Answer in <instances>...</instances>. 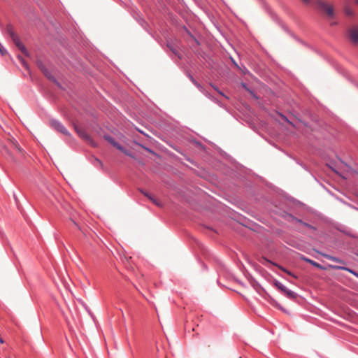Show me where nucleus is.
<instances>
[{"label": "nucleus", "instance_id": "obj_1", "mask_svg": "<svg viewBox=\"0 0 358 358\" xmlns=\"http://www.w3.org/2000/svg\"><path fill=\"white\" fill-rule=\"evenodd\" d=\"M10 148L11 150L10 155H11L13 162L18 163L20 158L24 157L22 150L15 141H11L10 142Z\"/></svg>", "mask_w": 358, "mask_h": 358}, {"label": "nucleus", "instance_id": "obj_2", "mask_svg": "<svg viewBox=\"0 0 358 358\" xmlns=\"http://www.w3.org/2000/svg\"><path fill=\"white\" fill-rule=\"evenodd\" d=\"M10 35L13 41L19 48V50H20L25 55H27V52L24 45L20 41V39L18 38L17 36L15 34L13 31H10Z\"/></svg>", "mask_w": 358, "mask_h": 358}, {"label": "nucleus", "instance_id": "obj_3", "mask_svg": "<svg viewBox=\"0 0 358 358\" xmlns=\"http://www.w3.org/2000/svg\"><path fill=\"white\" fill-rule=\"evenodd\" d=\"M51 125L53 128L60 131L61 133L66 135L68 134L67 130L59 122L55 120L52 121Z\"/></svg>", "mask_w": 358, "mask_h": 358}, {"label": "nucleus", "instance_id": "obj_4", "mask_svg": "<svg viewBox=\"0 0 358 358\" xmlns=\"http://www.w3.org/2000/svg\"><path fill=\"white\" fill-rule=\"evenodd\" d=\"M322 8L329 17H332L334 15V8L332 6L327 3H322Z\"/></svg>", "mask_w": 358, "mask_h": 358}, {"label": "nucleus", "instance_id": "obj_5", "mask_svg": "<svg viewBox=\"0 0 358 358\" xmlns=\"http://www.w3.org/2000/svg\"><path fill=\"white\" fill-rule=\"evenodd\" d=\"M106 139L108 142H110L114 147L117 148L118 150H121L126 155H128V152L121 145H120L118 143H115L111 137L106 136Z\"/></svg>", "mask_w": 358, "mask_h": 358}, {"label": "nucleus", "instance_id": "obj_6", "mask_svg": "<svg viewBox=\"0 0 358 358\" xmlns=\"http://www.w3.org/2000/svg\"><path fill=\"white\" fill-rule=\"evenodd\" d=\"M106 139L108 142H110L114 147L117 148L118 150H121L126 155H128V152L121 145H120L118 143H115L111 137L106 136Z\"/></svg>", "mask_w": 358, "mask_h": 358}, {"label": "nucleus", "instance_id": "obj_7", "mask_svg": "<svg viewBox=\"0 0 358 358\" xmlns=\"http://www.w3.org/2000/svg\"><path fill=\"white\" fill-rule=\"evenodd\" d=\"M350 37L353 42L358 43V29L355 28L351 29L350 32Z\"/></svg>", "mask_w": 358, "mask_h": 358}, {"label": "nucleus", "instance_id": "obj_8", "mask_svg": "<svg viewBox=\"0 0 358 358\" xmlns=\"http://www.w3.org/2000/svg\"><path fill=\"white\" fill-rule=\"evenodd\" d=\"M275 287L279 289L280 290H281L282 292H284L285 291V289H287V287L283 285L281 282H278V281H275L274 282Z\"/></svg>", "mask_w": 358, "mask_h": 358}, {"label": "nucleus", "instance_id": "obj_9", "mask_svg": "<svg viewBox=\"0 0 358 358\" xmlns=\"http://www.w3.org/2000/svg\"><path fill=\"white\" fill-rule=\"evenodd\" d=\"M76 131L77 133L78 134V135L83 138H85V139H90V137L85 134V131L80 130V129H78L76 128Z\"/></svg>", "mask_w": 358, "mask_h": 358}, {"label": "nucleus", "instance_id": "obj_10", "mask_svg": "<svg viewBox=\"0 0 358 358\" xmlns=\"http://www.w3.org/2000/svg\"><path fill=\"white\" fill-rule=\"evenodd\" d=\"M302 259L304 260L305 262H308L310 263V264H312L313 266H315V267H317V268H320V266L319 264H317V262L310 259H308L306 257H302Z\"/></svg>", "mask_w": 358, "mask_h": 358}, {"label": "nucleus", "instance_id": "obj_11", "mask_svg": "<svg viewBox=\"0 0 358 358\" xmlns=\"http://www.w3.org/2000/svg\"><path fill=\"white\" fill-rule=\"evenodd\" d=\"M276 266H278L280 270H282V271H284L285 273H286L287 274H288L289 275H291L295 278H296V276L295 275H294L292 272L289 271L288 270H287L286 268L279 266V265H277L275 264Z\"/></svg>", "mask_w": 358, "mask_h": 358}, {"label": "nucleus", "instance_id": "obj_12", "mask_svg": "<svg viewBox=\"0 0 358 358\" xmlns=\"http://www.w3.org/2000/svg\"><path fill=\"white\" fill-rule=\"evenodd\" d=\"M284 293H285V294H286L289 298H294L295 297L294 292L291 291V290H289V289H288L287 288L285 289Z\"/></svg>", "mask_w": 358, "mask_h": 358}, {"label": "nucleus", "instance_id": "obj_13", "mask_svg": "<svg viewBox=\"0 0 358 358\" xmlns=\"http://www.w3.org/2000/svg\"><path fill=\"white\" fill-rule=\"evenodd\" d=\"M144 194L148 197V199L152 201L155 204H156L157 206H159V203L157 202V201L154 199L153 197H152L151 196L148 195L147 193H144Z\"/></svg>", "mask_w": 358, "mask_h": 358}, {"label": "nucleus", "instance_id": "obj_14", "mask_svg": "<svg viewBox=\"0 0 358 358\" xmlns=\"http://www.w3.org/2000/svg\"><path fill=\"white\" fill-rule=\"evenodd\" d=\"M0 52L2 55H4L6 54V49L1 45V44L0 43Z\"/></svg>", "mask_w": 358, "mask_h": 358}, {"label": "nucleus", "instance_id": "obj_15", "mask_svg": "<svg viewBox=\"0 0 358 358\" xmlns=\"http://www.w3.org/2000/svg\"><path fill=\"white\" fill-rule=\"evenodd\" d=\"M345 13H346V14H347L348 15H351L352 14V11H351V10H350V9H349V8H346V9H345Z\"/></svg>", "mask_w": 358, "mask_h": 358}, {"label": "nucleus", "instance_id": "obj_16", "mask_svg": "<svg viewBox=\"0 0 358 358\" xmlns=\"http://www.w3.org/2000/svg\"><path fill=\"white\" fill-rule=\"evenodd\" d=\"M4 343L3 339L0 336V345Z\"/></svg>", "mask_w": 358, "mask_h": 358}, {"label": "nucleus", "instance_id": "obj_17", "mask_svg": "<svg viewBox=\"0 0 358 358\" xmlns=\"http://www.w3.org/2000/svg\"><path fill=\"white\" fill-rule=\"evenodd\" d=\"M73 224H74L76 226L78 227V224H76V222H75L74 221H73Z\"/></svg>", "mask_w": 358, "mask_h": 358}, {"label": "nucleus", "instance_id": "obj_18", "mask_svg": "<svg viewBox=\"0 0 358 358\" xmlns=\"http://www.w3.org/2000/svg\"><path fill=\"white\" fill-rule=\"evenodd\" d=\"M303 1H305V2H308V0H303Z\"/></svg>", "mask_w": 358, "mask_h": 358}, {"label": "nucleus", "instance_id": "obj_19", "mask_svg": "<svg viewBox=\"0 0 358 358\" xmlns=\"http://www.w3.org/2000/svg\"><path fill=\"white\" fill-rule=\"evenodd\" d=\"M356 3L358 4V0L356 1Z\"/></svg>", "mask_w": 358, "mask_h": 358}]
</instances>
